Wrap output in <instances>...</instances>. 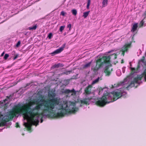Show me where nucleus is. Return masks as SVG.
<instances>
[{"label": "nucleus", "mask_w": 146, "mask_h": 146, "mask_svg": "<svg viewBox=\"0 0 146 146\" xmlns=\"http://www.w3.org/2000/svg\"><path fill=\"white\" fill-rule=\"evenodd\" d=\"M48 99H41L37 100L36 105L32 108L33 102L29 103L25 107L23 104L19 103L16 106L17 112L19 114H22L26 119H29V123H25V127L30 128L32 125L36 126L38 125L39 120L40 123L43 122L41 118L43 116L50 117L54 115L57 110L62 108L64 98H55V93L51 92L48 94Z\"/></svg>", "instance_id": "obj_1"}, {"label": "nucleus", "mask_w": 146, "mask_h": 146, "mask_svg": "<svg viewBox=\"0 0 146 146\" xmlns=\"http://www.w3.org/2000/svg\"><path fill=\"white\" fill-rule=\"evenodd\" d=\"M140 78L138 76L137 77L134 79L133 81L130 84L128 81V79L126 78L124 80V81L121 82L117 84V87H120L119 89L115 90L112 93H109L107 91L108 88L106 87L103 89H100L99 94L100 95L103 91L104 96L101 98L97 99L95 101L92 102H95L96 105L100 106H103L106 104H108L110 102L115 101L119 97L115 99V98L118 97L125 98L126 92L124 91L123 89L127 88L130 87L135 86V84H139V80Z\"/></svg>", "instance_id": "obj_2"}, {"label": "nucleus", "mask_w": 146, "mask_h": 146, "mask_svg": "<svg viewBox=\"0 0 146 146\" xmlns=\"http://www.w3.org/2000/svg\"><path fill=\"white\" fill-rule=\"evenodd\" d=\"M117 53H115L109 56L99 55L97 57L96 60V65L94 67L95 70H97L101 68H106L104 70V72L106 76H109L111 73V70L112 69L110 68L109 66L110 65V59L111 58L115 59L117 58Z\"/></svg>", "instance_id": "obj_3"}, {"label": "nucleus", "mask_w": 146, "mask_h": 146, "mask_svg": "<svg viewBox=\"0 0 146 146\" xmlns=\"http://www.w3.org/2000/svg\"><path fill=\"white\" fill-rule=\"evenodd\" d=\"M64 102L62 104V108L59 110H57L55 112L54 115H56L58 116H63L66 114H67L72 112L75 113L77 111L78 109L75 107L74 103L71 102H67L64 98Z\"/></svg>", "instance_id": "obj_4"}, {"label": "nucleus", "mask_w": 146, "mask_h": 146, "mask_svg": "<svg viewBox=\"0 0 146 146\" xmlns=\"http://www.w3.org/2000/svg\"><path fill=\"white\" fill-rule=\"evenodd\" d=\"M78 92V91H75L74 89H72L71 90L69 89H66L62 91L63 93L67 94L66 96L67 97L75 96L76 93Z\"/></svg>", "instance_id": "obj_5"}, {"label": "nucleus", "mask_w": 146, "mask_h": 146, "mask_svg": "<svg viewBox=\"0 0 146 146\" xmlns=\"http://www.w3.org/2000/svg\"><path fill=\"white\" fill-rule=\"evenodd\" d=\"M84 93L86 95H89L93 94L94 90L93 89L92 85H89L85 88L84 90Z\"/></svg>", "instance_id": "obj_6"}, {"label": "nucleus", "mask_w": 146, "mask_h": 146, "mask_svg": "<svg viewBox=\"0 0 146 146\" xmlns=\"http://www.w3.org/2000/svg\"><path fill=\"white\" fill-rule=\"evenodd\" d=\"M131 47V44H126L124 45L121 48V49L119 51V54L121 53V55L123 56L124 54V52H127L128 51V49L130 48Z\"/></svg>", "instance_id": "obj_7"}, {"label": "nucleus", "mask_w": 146, "mask_h": 146, "mask_svg": "<svg viewBox=\"0 0 146 146\" xmlns=\"http://www.w3.org/2000/svg\"><path fill=\"white\" fill-rule=\"evenodd\" d=\"M142 63L144 65L146 66V60H145V58L143 56L142 59L139 61V64H142ZM143 74L144 76V78L145 81H146V69L144 70Z\"/></svg>", "instance_id": "obj_8"}, {"label": "nucleus", "mask_w": 146, "mask_h": 146, "mask_svg": "<svg viewBox=\"0 0 146 146\" xmlns=\"http://www.w3.org/2000/svg\"><path fill=\"white\" fill-rule=\"evenodd\" d=\"M66 44L65 43L63 44L62 46L60 48L54 51L52 53V55H54L55 54L59 53L61 52L64 49V48L65 47Z\"/></svg>", "instance_id": "obj_9"}, {"label": "nucleus", "mask_w": 146, "mask_h": 146, "mask_svg": "<svg viewBox=\"0 0 146 146\" xmlns=\"http://www.w3.org/2000/svg\"><path fill=\"white\" fill-rule=\"evenodd\" d=\"M13 94L10 95L9 96L6 97L7 98L3 100L2 103L5 104H7L9 102H10L12 99H13Z\"/></svg>", "instance_id": "obj_10"}, {"label": "nucleus", "mask_w": 146, "mask_h": 146, "mask_svg": "<svg viewBox=\"0 0 146 146\" xmlns=\"http://www.w3.org/2000/svg\"><path fill=\"white\" fill-rule=\"evenodd\" d=\"M9 118V116L6 117L5 116H3L2 115L0 114V121H6Z\"/></svg>", "instance_id": "obj_11"}, {"label": "nucleus", "mask_w": 146, "mask_h": 146, "mask_svg": "<svg viewBox=\"0 0 146 146\" xmlns=\"http://www.w3.org/2000/svg\"><path fill=\"white\" fill-rule=\"evenodd\" d=\"M63 66V65L62 64L60 63H59L57 64H55L54 65L52 66V68L54 69L55 68H58L59 67H62Z\"/></svg>", "instance_id": "obj_12"}, {"label": "nucleus", "mask_w": 146, "mask_h": 146, "mask_svg": "<svg viewBox=\"0 0 146 146\" xmlns=\"http://www.w3.org/2000/svg\"><path fill=\"white\" fill-rule=\"evenodd\" d=\"M138 27L137 24V23H135L134 24L133 26L132 27V30L131 31L133 32L135 31Z\"/></svg>", "instance_id": "obj_13"}, {"label": "nucleus", "mask_w": 146, "mask_h": 146, "mask_svg": "<svg viewBox=\"0 0 146 146\" xmlns=\"http://www.w3.org/2000/svg\"><path fill=\"white\" fill-rule=\"evenodd\" d=\"M100 79L101 80V79H100V77H98L92 81L91 85H93L95 84L98 83Z\"/></svg>", "instance_id": "obj_14"}, {"label": "nucleus", "mask_w": 146, "mask_h": 146, "mask_svg": "<svg viewBox=\"0 0 146 146\" xmlns=\"http://www.w3.org/2000/svg\"><path fill=\"white\" fill-rule=\"evenodd\" d=\"M12 54L13 55H14L15 56L13 58L14 60H15L16 58H17L19 56L18 54H16L15 52V51H13L12 52Z\"/></svg>", "instance_id": "obj_15"}, {"label": "nucleus", "mask_w": 146, "mask_h": 146, "mask_svg": "<svg viewBox=\"0 0 146 146\" xmlns=\"http://www.w3.org/2000/svg\"><path fill=\"white\" fill-rule=\"evenodd\" d=\"M90 12V11H87V12H84L83 13V17L84 18H86L88 16V14H89V13Z\"/></svg>", "instance_id": "obj_16"}, {"label": "nucleus", "mask_w": 146, "mask_h": 146, "mask_svg": "<svg viewBox=\"0 0 146 146\" xmlns=\"http://www.w3.org/2000/svg\"><path fill=\"white\" fill-rule=\"evenodd\" d=\"M108 0H103L102 2V6L105 7L107 5Z\"/></svg>", "instance_id": "obj_17"}, {"label": "nucleus", "mask_w": 146, "mask_h": 146, "mask_svg": "<svg viewBox=\"0 0 146 146\" xmlns=\"http://www.w3.org/2000/svg\"><path fill=\"white\" fill-rule=\"evenodd\" d=\"M37 28V26L35 25L33 27H29V29L30 30H35Z\"/></svg>", "instance_id": "obj_18"}, {"label": "nucleus", "mask_w": 146, "mask_h": 146, "mask_svg": "<svg viewBox=\"0 0 146 146\" xmlns=\"http://www.w3.org/2000/svg\"><path fill=\"white\" fill-rule=\"evenodd\" d=\"M91 62H90L84 65L83 66V68H87L89 67L91 65Z\"/></svg>", "instance_id": "obj_19"}, {"label": "nucleus", "mask_w": 146, "mask_h": 146, "mask_svg": "<svg viewBox=\"0 0 146 146\" xmlns=\"http://www.w3.org/2000/svg\"><path fill=\"white\" fill-rule=\"evenodd\" d=\"M72 72V70L69 71H66L65 72H62L61 74H66V75H68L69 74H70V73Z\"/></svg>", "instance_id": "obj_20"}, {"label": "nucleus", "mask_w": 146, "mask_h": 146, "mask_svg": "<svg viewBox=\"0 0 146 146\" xmlns=\"http://www.w3.org/2000/svg\"><path fill=\"white\" fill-rule=\"evenodd\" d=\"M72 12L73 15L75 16H76L77 14V11L76 9H74L72 10Z\"/></svg>", "instance_id": "obj_21"}, {"label": "nucleus", "mask_w": 146, "mask_h": 146, "mask_svg": "<svg viewBox=\"0 0 146 146\" xmlns=\"http://www.w3.org/2000/svg\"><path fill=\"white\" fill-rule=\"evenodd\" d=\"M64 85H66L69 83V80H65L63 81Z\"/></svg>", "instance_id": "obj_22"}, {"label": "nucleus", "mask_w": 146, "mask_h": 146, "mask_svg": "<svg viewBox=\"0 0 146 146\" xmlns=\"http://www.w3.org/2000/svg\"><path fill=\"white\" fill-rule=\"evenodd\" d=\"M90 0H88L87 1V4L86 6V8L87 9H89V6L90 3Z\"/></svg>", "instance_id": "obj_23"}, {"label": "nucleus", "mask_w": 146, "mask_h": 146, "mask_svg": "<svg viewBox=\"0 0 146 146\" xmlns=\"http://www.w3.org/2000/svg\"><path fill=\"white\" fill-rule=\"evenodd\" d=\"M116 74L118 76H120L121 74V73L120 72V70H117L116 72Z\"/></svg>", "instance_id": "obj_24"}, {"label": "nucleus", "mask_w": 146, "mask_h": 146, "mask_svg": "<svg viewBox=\"0 0 146 146\" xmlns=\"http://www.w3.org/2000/svg\"><path fill=\"white\" fill-rule=\"evenodd\" d=\"M52 36H53V35L52 34V33H49V34L48 35V37L49 39H50L52 38Z\"/></svg>", "instance_id": "obj_25"}, {"label": "nucleus", "mask_w": 146, "mask_h": 146, "mask_svg": "<svg viewBox=\"0 0 146 146\" xmlns=\"http://www.w3.org/2000/svg\"><path fill=\"white\" fill-rule=\"evenodd\" d=\"M144 23V22L143 21V20H142L140 22L139 25V26L140 27H141L143 25V24Z\"/></svg>", "instance_id": "obj_26"}, {"label": "nucleus", "mask_w": 146, "mask_h": 146, "mask_svg": "<svg viewBox=\"0 0 146 146\" xmlns=\"http://www.w3.org/2000/svg\"><path fill=\"white\" fill-rule=\"evenodd\" d=\"M65 28V26H61L60 28V30L61 32H62V31L64 30Z\"/></svg>", "instance_id": "obj_27"}, {"label": "nucleus", "mask_w": 146, "mask_h": 146, "mask_svg": "<svg viewBox=\"0 0 146 146\" xmlns=\"http://www.w3.org/2000/svg\"><path fill=\"white\" fill-rule=\"evenodd\" d=\"M9 55L8 54H5L4 56V59L6 60L9 57Z\"/></svg>", "instance_id": "obj_28"}, {"label": "nucleus", "mask_w": 146, "mask_h": 146, "mask_svg": "<svg viewBox=\"0 0 146 146\" xmlns=\"http://www.w3.org/2000/svg\"><path fill=\"white\" fill-rule=\"evenodd\" d=\"M66 14V13L64 11H62L61 12L60 15L62 16H64Z\"/></svg>", "instance_id": "obj_29"}, {"label": "nucleus", "mask_w": 146, "mask_h": 146, "mask_svg": "<svg viewBox=\"0 0 146 146\" xmlns=\"http://www.w3.org/2000/svg\"><path fill=\"white\" fill-rule=\"evenodd\" d=\"M21 44V42L19 41H18L17 44L16 45V46L17 47H18Z\"/></svg>", "instance_id": "obj_30"}, {"label": "nucleus", "mask_w": 146, "mask_h": 146, "mask_svg": "<svg viewBox=\"0 0 146 146\" xmlns=\"http://www.w3.org/2000/svg\"><path fill=\"white\" fill-rule=\"evenodd\" d=\"M71 27V25L70 23H69L67 25V27L69 28V30L70 29Z\"/></svg>", "instance_id": "obj_31"}, {"label": "nucleus", "mask_w": 146, "mask_h": 146, "mask_svg": "<svg viewBox=\"0 0 146 146\" xmlns=\"http://www.w3.org/2000/svg\"><path fill=\"white\" fill-rule=\"evenodd\" d=\"M125 67H123L122 68V72L123 73H124L125 72Z\"/></svg>", "instance_id": "obj_32"}, {"label": "nucleus", "mask_w": 146, "mask_h": 146, "mask_svg": "<svg viewBox=\"0 0 146 146\" xmlns=\"http://www.w3.org/2000/svg\"><path fill=\"white\" fill-rule=\"evenodd\" d=\"M4 54H5V52H3L1 54V56H3L4 55Z\"/></svg>", "instance_id": "obj_33"}, {"label": "nucleus", "mask_w": 146, "mask_h": 146, "mask_svg": "<svg viewBox=\"0 0 146 146\" xmlns=\"http://www.w3.org/2000/svg\"><path fill=\"white\" fill-rule=\"evenodd\" d=\"M17 127H19V125L18 123H17Z\"/></svg>", "instance_id": "obj_34"}, {"label": "nucleus", "mask_w": 146, "mask_h": 146, "mask_svg": "<svg viewBox=\"0 0 146 146\" xmlns=\"http://www.w3.org/2000/svg\"><path fill=\"white\" fill-rule=\"evenodd\" d=\"M135 70V68H133L132 69V70Z\"/></svg>", "instance_id": "obj_35"}, {"label": "nucleus", "mask_w": 146, "mask_h": 146, "mask_svg": "<svg viewBox=\"0 0 146 146\" xmlns=\"http://www.w3.org/2000/svg\"><path fill=\"white\" fill-rule=\"evenodd\" d=\"M30 84H29L28 85H29ZM27 86H28V85H27Z\"/></svg>", "instance_id": "obj_36"}, {"label": "nucleus", "mask_w": 146, "mask_h": 146, "mask_svg": "<svg viewBox=\"0 0 146 146\" xmlns=\"http://www.w3.org/2000/svg\"><path fill=\"white\" fill-rule=\"evenodd\" d=\"M113 51H114V50H113V51H112V52H113Z\"/></svg>", "instance_id": "obj_37"}]
</instances>
